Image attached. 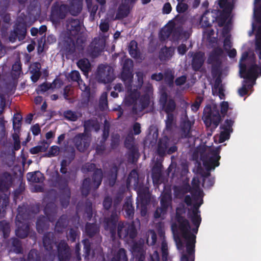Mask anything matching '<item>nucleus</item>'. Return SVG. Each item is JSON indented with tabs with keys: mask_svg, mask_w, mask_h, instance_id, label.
<instances>
[{
	"mask_svg": "<svg viewBox=\"0 0 261 261\" xmlns=\"http://www.w3.org/2000/svg\"><path fill=\"white\" fill-rule=\"evenodd\" d=\"M202 197L185 196V202L188 205L193 204L188 214L189 218L193 223V227L190 225L189 221L183 216L186 213L184 206H179L176 208V221L171 227L177 248L181 251V261H194L195 234L197 233L201 221L199 207L202 204Z\"/></svg>",
	"mask_w": 261,
	"mask_h": 261,
	"instance_id": "1",
	"label": "nucleus"
},
{
	"mask_svg": "<svg viewBox=\"0 0 261 261\" xmlns=\"http://www.w3.org/2000/svg\"><path fill=\"white\" fill-rule=\"evenodd\" d=\"M128 189L133 188L137 191L138 198L141 201L140 213L142 216H145L147 213V206L144 203H147L149 201L150 195L149 189L144 187L139 178L137 172L133 170L129 173L127 182Z\"/></svg>",
	"mask_w": 261,
	"mask_h": 261,
	"instance_id": "2",
	"label": "nucleus"
},
{
	"mask_svg": "<svg viewBox=\"0 0 261 261\" xmlns=\"http://www.w3.org/2000/svg\"><path fill=\"white\" fill-rule=\"evenodd\" d=\"M223 50L221 48H216L211 54L208 59V62L212 64V75L213 77H215V81L214 85V88L217 91L218 90L219 93L222 94L223 89L221 86V75H222V61L221 57L223 54Z\"/></svg>",
	"mask_w": 261,
	"mask_h": 261,
	"instance_id": "3",
	"label": "nucleus"
},
{
	"mask_svg": "<svg viewBox=\"0 0 261 261\" xmlns=\"http://www.w3.org/2000/svg\"><path fill=\"white\" fill-rule=\"evenodd\" d=\"M32 214H30L27 211L25 206H19L18 214L16 217V225L17 229L15 230L16 235L20 238L27 237L30 231L29 220L32 218Z\"/></svg>",
	"mask_w": 261,
	"mask_h": 261,
	"instance_id": "4",
	"label": "nucleus"
},
{
	"mask_svg": "<svg viewBox=\"0 0 261 261\" xmlns=\"http://www.w3.org/2000/svg\"><path fill=\"white\" fill-rule=\"evenodd\" d=\"M28 16L23 13H21L17 18L13 29L10 30L8 35V40L12 43L15 42L17 40L23 41L27 33Z\"/></svg>",
	"mask_w": 261,
	"mask_h": 261,
	"instance_id": "5",
	"label": "nucleus"
},
{
	"mask_svg": "<svg viewBox=\"0 0 261 261\" xmlns=\"http://www.w3.org/2000/svg\"><path fill=\"white\" fill-rule=\"evenodd\" d=\"M248 57L247 52L243 53L239 62L240 74L241 77L255 81L259 74L261 75V68L252 62L247 69L246 63H244L243 62L246 60Z\"/></svg>",
	"mask_w": 261,
	"mask_h": 261,
	"instance_id": "6",
	"label": "nucleus"
},
{
	"mask_svg": "<svg viewBox=\"0 0 261 261\" xmlns=\"http://www.w3.org/2000/svg\"><path fill=\"white\" fill-rule=\"evenodd\" d=\"M22 118L21 115L18 113L15 114L13 117V127L15 132L12 135V137L14 143L11 152L7 155L6 159L9 162H14L15 160L14 150H18L20 148V141L18 133L21 127Z\"/></svg>",
	"mask_w": 261,
	"mask_h": 261,
	"instance_id": "7",
	"label": "nucleus"
},
{
	"mask_svg": "<svg viewBox=\"0 0 261 261\" xmlns=\"http://www.w3.org/2000/svg\"><path fill=\"white\" fill-rule=\"evenodd\" d=\"M153 95V87L151 84L147 83L142 87V93L139 97V103H136L132 108V112L138 114L147 108L150 103Z\"/></svg>",
	"mask_w": 261,
	"mask_h": 261,
	"instance_id": "8",
	"label": "nucleus"
},
{
	"mask_svg": "<svg viewBox=\"0 0 261 261\" xmlns=\"http://www.w3.org/2000/svg\"><path fill=\"white\" fill-rule=\"evenodd\" d=\"M192 159L195 163H219L220 159L218 150L205 151L202 149H197L193 153Z\"/></svg>",
	"mask_w": 261,
	"mask_h": 261,
	"instance_id": "9",
	"label": "nucleus"
},
{
	"mask_svg": "<svg viewBox=\"0 0 261 261\" xmlns=\"http://www.w3.org/2000/svg\"><path fill=\"white\" fill-rule=\"evenodd\" d=\"M162 109L167 114L165 120L166 124L165 130L172 132L176 124V103L173 99L170 98L168 102L162 105Z\"/></svg>",
	"mask_w": 261,
	"mask_h": 261,
	"instance_id": "10",
	"label": "nucleus"
},
{
	"mask_svg": "<svg viewBox=\"0 0 261 261\" xmlns=\"http://www.w3.org/2000/svg\"><path fill=\"white\" fill-rule=\"evenodd\" d=\"M123 198V194L122 193H119L116 195L114 200L115 212H113L110 217L106 218L105 219V228L106 230L110 231L112 238H114L116 234V223L118 219L117 212H119L120 210V207L118 208V205Z\"/></svg>",
	"mask_w": 261,
	"mask_h": 261,
	"instance_id": "11",
	"label": "nucleus"
},
{
	"mask_svg": "<svg viewBox=\"0 0 261 261\" xmlns=\"http://www.w3.org/2000/svg\"><path fill=\"white\" fill-rule=\"evenodd\" d=\"M202 119L207 127L213 124L215 128L217 127L221 121L219 107L216 104L207 105L203 110Z\"/></svg>",
	"mask_w": 261,
	"mask_h": 261,
	"instance_id": "12",
	"label": "nucleus"
},
{
	"mask_svg": "<svg viewBox=\"0 0 261 261\" xmlns=\"http://www.w3.org/2000/svg\"><path fill=\"white\" fill-rule=\"evenodd\" d=\"M178 140L172 137L165 136L159 139L157 151L161 156L166 154H171L177 151Z\"/></svg>",
	"mask_w": 261,
	"mask_h": 261,
	"instance_id": "13",
	"label": "nucleus"
},
{
	"mask_svg": "<svg viewBox=\"0 0 261 261\" xmlns=\"http://www.w3.org/2000/svg\"><path fill=\"white\" fill-rule=\"evenodd\" d=\"M107 37L105 34H100L95 37L87 48V54L92 58L99 56L105 49Z\"/></svg>",
	"mask_w": 261,
	"mask_h": 261,
	"instance_id": "14",
	"label": "nucleus"
},
{
	"mask_svg": "<svg viewBox=\"0 0 261 261\" xmlns=\"http://www.w3.org/2000/svg\"><path fill=\"white\" fill-rule=\"evenodd\" d=\"M219 164H196L193 168V171L204 177L202 186L204 188H209L213 186L214 184V178H208L211 170H214L215 167Z\"/></svg>",
	"mask_w": 261,
	"mask_h": 261,
	"instance_id": "15",
	"label": "nucleus"
},
{
	"mask_svg": "<svg viewBox=\"0 0 261 261\" xmlns=\"http://www.w3.org/2000/svg\"><path fill=\"white\" fill-rule=\"evenodd\" d=\"M124 146L128 149V160L130 163L137 162L139 156L138 144L135 140L132 132H130L125 137Z\"/></svg>",
	"mask_w": 261,
	"mask_h": 261,
	"instance_id": "16",
	"label": "nucleus"
},
{
	"mask_svg": "<svg viewBox=\"0 0 261 261\" xmlns=\"http://www.w3.org/2000/svg\"><path fill=\"white\" fill-rule=\"evenodd\" d=\"M92 182H90V179H85L83 183L81 188L82 195L87 196L91 188L97 189L101 184L102 179V172L100 169H97L93 173Z\"/></svg>",
	"mask_w": 261,
	"mask_h": 261,
	"instance_id": "17",
	"label": "nucleus"
},
{
	"mask_svg": "<svg viewBox=\"0 0 261 261\" xmlns=\"http://www.w3.org/2000/svg\"><path fill=\"white\" fill-rule=\"evenodd\" d=\"M117 234L121 239L133 240L137 236V230L133 223L119 222L117 225Z\"/></svg>",
	"mask_w": 261,
	"mask_h": 261,
	"instance_id": "18",
	"label": "nucleus"
},
{
	"mask_svg": "<svg viewBox=\"0 0 261 261\" xmlns=\"http://www.w3.org/2000/svg\"><path fill=\"white\" fill-rule=\"evenodd\" d=\"M96 78L99 83L107 84L112 82L115 79L113 68L109 65H99Z\"/></svg>",
	"mask_w": 261,
	"mask_h": 261,
	"instance_id": "19",
	"label": "nucleus"
},
{
	"mask_svg": "<svg viewBox=\"0 0 261 261\" xmlns=\"http://www.w3.org/2000/svg\"><path fill=\"white\" fill-rule=\"evenodd\" d=\"M91 138L90 135L85 133H79L72 139V143L77 150L81 152H84L89 148Z\"/></svg>",
	"mask_w": 261,
	"mask_h": 261,
	"instance_id": "20",
	"label": "nucleus"
},
{
	"mask_svg": "<svg viewBox=\"0 0 261 261\" xmlns=\"http://www.w3.org/2000/svg\"><path fill=\"white\" fill-rule=\"evenodd\" d=\"M171 201L172 197L170 192H166L162 194L161 207L158 208L154 214L155 218L162 217L166 213L168 208L171 206Z\"/></svg>",
	"mask_w": 261,
	"mask_h": 261,
	"instance_id": "21",
	"label": "nucleus"
},
{
	"mask_svg": "<svg viewBox=\"0 0 261 261\" xmlns=\"http://www.w3.org/2000/svg\"><path fill=\"white\" fill-rule=\"evenodd\" d=\"M61 51L66 55L73 54L75 51V43L72 36L65 34L60 42Z\"/></svg>",
	"mask_w": 261,
	"mask_h": 261,
	"instance_id": "22",
	"label": "nucleus"
},
{
	"mask_svg": "<svg viewBox=\"0 0 261 261\" xmlns=\"http://www.w3.org/2000/svg\"><path fill=\"white\" fill-rule=\"evenodd\" d=\"M133 61L130 59H126L122 64V70L121 72V78L125 85L128 87L132 84L133 80Z\"/></svg>",
	"mask_w": 261,
	"mask_h": 261,
	"instance_id": "23",
	"label": "nucleus"
},
{
	"mask_svg": "<svg viewBox=\"0 0 261 261\" xmlns=\"http://www.w3.org/2000/svg\"><path fill=\"white\" fill-rule=\"evenodd\" d=\"M182 28L181 27H167L164 28L161 32V37L166 39L171 37L173 41H177L181 39Z\"/></svg>",
	"mask_w": 261,
	"mask_h": 261,
	"instance_id": "24",
	"label": "nucleus"
},
{
	"mask_svg": "<svg viewBox=\"0 0 261 261\" xmlns=\"http://www.w3.org/2000/svg\"><path fill=\"white\" fill-rule=\"evenodd\" d=\"M66 27L67 30L66 34L75 37L81 32L82 23L77 18H68L66 20Z\"/></svg>",
	"mask_w": 261,
	"mask_h": 261,
	"instance_id": "25",
	"label": "nucleus"
},
{
	"mask_svg": "<svg viewBox=\"0 0 261 261\" xmlns=\"http://www.w3.org/2000/svg\"><path fill=\"white\" fill-rule=\"evenodd\" d=\"M218 16V11L216 10H206L201 17L200 24L203 28L209 27L217 20Z\"/></svg>",
	"mask_w": 261,
	"mask_h": 261,
	"instance_id": "26",
	"label": "nucleus"
},
{
	"mask_svg": "<svg viewBox=\"0 0 261 261\" xmlns=\"http://www.w3.org/2000/svg\"><path fill=\"white\" fill-rule=\"evenodd\" d=\"M67 10L66 5H59L54 4L51 7V17L54 21H58L64 19L66 15Z\"/></svg>",
	"mask_w": 261,
	"mask_h": 261,
	"instance_id": "27",
	"label": "nucleus"
},
{
	"mask_svg": "<svg viewBox=\"0 0 261 261\" xmlns=\"http://www.w3.org/2000/svg\"><path fill=\"white\" fill-rule=\"evenodd\" d=\"M188 56L192 57L191 63L192 69L195 71H199L205 60L204 53L201 51H198L195 53L190 51L188 53Z\"/></svg>",
	"mask_w": 261,
	"mask_h": 261,
	"instance_id": "28",
	"label": "nucleus"
},
{
	"mask_svg": "<svg viewBox=\"0 0 261 261\" xmlns=\"http://www.w3.org/2000/svg\"><path fill=\"white\" fill-rule=\"evenodd\" d=\"M131 250L137 261H144L145 259V251L142 241L133 242Z\"/></svg>",
	"mask_w": 261,
	"mask_h": 261,
	"instance_id": "29",
	"label": "nucleus"
},
{
	"mask_svg": "<svg viewBox=\"0 0 261 261\" xmlns=\"http://www.w3.org/2000/svg\"><path fill=\"white\" fill-rule=\"evenodd\" d=\"M60 261H68L70 256L69 249L65 241H62L57 245Z\"/></svg>",
	"mask_w": 261,
	"mask_h": 261,
	"instance_id": "30",
	"label": "nucleus"
},
{
	"mask_svg": "<svg viewBox=\"0 0 261 261\" xmlns=\"http://www.w3.org/2000/svg\"><path fill=\"white\" fill-rule=\"evenodd\" d=\"M60 189L61 191V203L63 207H66L68 205L70 197V192L66 181H63L60 184Z\"/></svg>",
	"mask_w": 261,
	"mask_h": 261,
	"instance_id": "31",
	"label": "nucleus"
},
{
	"mask_svg": "<svg viewBox=\"0 0 261 261\" xmlns=\"http://www.w3.org/2000/svg\"><path fill=\"white\" fill-rule=\"evenodd\" d=\"M84 133L89 135L92 130L98 132L100 129V124L96 119H91L84 121Z\"/></svg>",
	"mask_w": 261,
	"mask_h": 261,
	"instance_id": "32",
	"label": "nucleus"
},
{
	"mask_svg": "<svg viewBox=\"0 0 261 261\" xmlns=\"http://www.w3.org/2000/svg\"><path fill=\"white\" fill-rule=\"evenodd\" d=\"M127 89V95L125 98V103L127 106L133 105V106L137 103L136 101L139 97V93L137 90L132 89V84L128 87L127 85H125Z\"/></svg>",
	"mask_w": 261,
	"mask_h": 261,
	"instance_id": "33",
	"label": "nucleus"
},
{
	"mask_svg": "<svg viewBox=\"0 0 261 261\" xmlns=\"http://www.w3.org/2000/svg\"><path fill=\"white\" fill-rule=\"evenodd\" d=\"M12 184V176L8 173H4L0 175V190L7 191Z\"/></svg>",
	"mask_w": 261,
	"mask_h": 261,
	"instance_id": "34",
	"label": "nucleus"
},
{
	"mask_svg": "<svg viewBox=\"0 0 261 261\" xmlns=\"http://www.w3.org/2000/svg\"><path fill=\"white\" fill-rule=\"evenodd\" d=\"M191 124L189 120L181 122L179 132V139L189 138L191 136Z\"/></svg>",
	"mask_w": 261,
	"mask_h": 261,
	"instance_id": "35",
	"label": "nucleus"
},
{
	"mask_svg": "<svg viewBox=\"0 0 261 261\" xmlns=\"http://www.w3.org/2000/svg\"><path fill=\"white\" fill-rule=\"evenodd\" d=\"M83 0H69L68 9L70 14L76 16L81 13L83 8Z\"/></svg>",
	"mask_w": 261,
	"mask_h": 261,
	"instance_id": "36",
	"label": "nucleus"
},
{
	"mask_svg": "<svg viewBox=\"0 0 261 261\" xmlns=\"http://www.w3.org/2000/svg\"><path fill=\"white\" fill-rule=\"evenodd\" d=\"M44 213L50 222L55 220L57 213L56 206L53 202L48 203L44 208Z\"/></svg>",
	"mask_w": 261,
	"mask_h": 261,
	"instance_id": "37",
	"label": "nucleus"
},
{
	"mask_svg": "<svg viewBox=\"0 0 261 261\" xmlns=\"http://www.w3.org/2000/svg\"><path fill=\"white\" fill-rule=\"evenodd\" d=\"M40 68L41 64L38 62H35L30 66L31 79L34 83L36 82L41 76Z\"/></svg>",
	"mask_w": 261,
	"mask_h": 261,
	"instance_id": "38",
	"label": "nucleus"
},
{
	"mask_svg": "<svg viewBox=\"0 0 261 261\" xmlns=\"http://www.w3.org/2000/svg\"><path fill=\"white\" fill-rule=\"evenodd\" d=\"M27 177L29 181L34 183H41L44 180L42 174L39 171L28 173Z\"/></svg>",
	"mask_w": 261,
	"mask_h": 261,
	"instance_id": "39",
	"label": "nucleus"
},
{
	"mask_svg": "<svg viewBox=\"0 0 261 261\" xmlns=\"http://www.w3.org/2000/svg\"><path fill=\"white\" fill-rule=\"evenodd\" d=\"M123 210L125 212V217L133 218L134 214V208L132 205L131 199L127 198L125 199L123 205Z\"/></svg>",
	"mask_w": 261,
	"mask_h": 261,
	"instance_id": "40",
	"label": "nucleus"
},
{
	"mask_svg": "<svg viewBox=\"0 0 261 261\" xmlns=\"http://www.w3.org/2000/svg\"><path fill=\"white\" fill-rule=\"evenodd\" d=\"M173 53L174 49L172 48L165 47L160 51L159 58L161 61H167L173 56Z\"/></svg>",
	"mask_w": 261,
	"mask_h": 261,
	"instance_id": "41",
	"label": "nucleus"
},
{
	"mask_svg": "<svg viewBox=\"0 0 261 261\" xmlns=\"http://www.w3.org/2000/svg\"><path fill=\"white\" fill-rule=\"evenodd\" d=\"M128 51L130 55L134 58L138 59L140 56V53L138 49V44L136 41L132 40L128 45Z\"/></svg>",
	"mask_w": 261,
	"mask_h": 261,
	"instance_id": "42",
	"label": "nucleus"
},
{
	"mask_svg": "<svg viewBox=\"0 0 261 261\" xmlns=\"http://www.w3.org/2000/svg\"><path fill=\"white\" fill-rule=\"evenodd\" d=\"M48 226V221L44 216L39 217L36 222V228L39 233H42Z\"/></svg>",
	"mask_w": 261,
	"mask_h": 261,
	"instance_id": "43",
	"label": "nucleus"
},
{
	"mask_svg": "<svg viewBox=\"0 0 261 261\" xmlns=\"http://www.w3.org/2000/svg\"><path fill=\"white\" fill-rule=\"evenodd\" d=\"M5 122L4 117H0V143L7 147V142L5 139L6 135Z\"/></svg>",
	"mask_w": 261,
	"mask_h": 261,
	"instance_id": "44",
	"label": "nucleus"
},
{
	"mask_svg": "<svg viewBox=\"0 0 261 261\" xmlns=\"http://www.w3.org/2000/svg\"><path fill=\"white\" fill-rule=\"evenodd\" d=\"M53 233L49 232L45 234L43 239L44 247L48 251H51L53 247Z\"/></svg>",
	"mask_w": 261,
	"mask_h": 261,
	"instance_id": "45",
	"label": "nucleus"
},
{
	"mask_svg": "<svg viewBox=\"0 0 261 261\" xmlns=\"http://www.w3.org/2000/svg\"><path fill=\"white\" fill-rule=\"evenodd\" d=\"M129 12L128 7L127 5L122 4L118 8L116 14V18L118 19H122L127 16Z\"/></svg>",
	"mask_w": 261,
	"mask_h": 261,
	"instance_id": "46",
	"label": "nucleus"
},
{
	"mask_svg": "<svg viewBox=\"0 0 261 261\" xmlns=\"http://www.w3.org/2000/svg\"><path fill=\"white\" fill-rule=\"evenodd\" d=\"M48 147V144L45 141L41 142L40 144L36 146L31 148L30 152L32 154H37L40 152L45 151Z\"/></svg>",
	"mask_w": 261,
	"mask_h": 261,
	"instance_id": "47",
	"label": "nucleus"
},
{
	"mask_svg": "<svg viewBox=\"0 0 261 261\" xmlns=\"http://www.w3.org/2000/svg\"><path fill=\"white\" fill-rule=\"evenodd\" d=\"M68 224L67 217L66 216H62L59 219L56 223L55 229L57 231L60 232L63 231V229L65 228Z\"/></svg>",
	"mask_w": 261,
	"mask_h": 261,
	"instance_id": "48",
	"label": "nucleus"
},
{
	"mask_svg": "<svg viewBox=\"0 0 261 261\" xmlns=\"http://www.w3.org/2000/svg\"><path fill=\"white\" fill-rule=\"evenodd\" d=\"M86 232L89 237H92L99 231L96 224L94 223H87L85 228Z\"/></svg>",
	"mask_w": 261,
	"mask_h": 261,
	"instance_id": "49",
	"label": "nucleus"
},
{
	"mask_svg": "<svg viewBox=\"0 0 261 261\" xmlns=\"http://www.w3.org/2000/svg\"><path fill=\"white\" fill-rule=\"evenodd\" d=\"M77 65L84 72H88L90 68V63L87 59H80L77 62Z\"/></svg>",
	"mask_w": 261,
	"mask_h": 261,
	"instance_id": "50",
	"label": "nucleus"
},
{
	"mask_svg": "<svg viewBox=\"0 0 261 261\" xmlns=\"http://www.w3.org/2000/svg\"><path fill=\"white\" fill-rule=\"evenodd\" d=\"M190 189L189 185H186L185 188L175 186L174 187V195L176 197L180 198L185 193L188 192Z\"/></svg>",
	"mask_w": 261,
	"mask_h": 261,
	"instance_id": "51",
	"label": "nucleus"
},
{
	"mask_svg": "<svg viewBox=\"0 0 261 261\" xmlns=\"http://www.w3.org/2000/svg\"><path fill=\"white\" fill-rule=\"evenodd\" d=\"M163 75L166 83L169 86H172L173 84V80L174 78L172 71L171 69H168L165 71Z\"/></svg>",
	"mask_w": 261,
	"mask_h": 261,
	"instance_id": "52",
	"label": "nucleus"
},
{
	"mask_svg": "<svg viewBox=\"0 0 261 261\" xmlns=\"http://www.w3.org/2000/svg\"><path fill=\"white\" fill-rule=\"evenodd\" d=\"M111 261H128L125 250L123 248L120 249Z\"/></svg>",
	"mask_w": 261,
	"mask_h": 261,
	"instance_id": "53",
	"label": "nucleus"
},
{
	"mask_svg": "<svg viewBox=\"0 0 261 261\" xmlns=\"http://www.w3.org/2000/svg\"><path fill=\"white\" fill-rule=\"evenodd\" d=\"M0 232H2L3 233L4 238H7L10 232L9 223L6 221H1Z\"/></svg>",
	"mask_w": 261,
	"mask_h": 261,
	"instance_id": "54",
	"label": "nucleus"
},
{
	"mask_svg": "<svg viewBox=\"0 0 261 261\" xmlns=\"http://www.w3.org/2000/svg\"><path fill=\"white\" fill-rule=\"evenodd\" d=\"M255 47L259 50V58L261 59V25L258 27L256 34Z\"/></svg>",
	"mask_w": 261,
	"mask_h": 261,
	"instance_id": "55",
	"label": "nucleus"
},
{
	"mask_svg": "<svg viewBox=\"0 0 261 261\" xmlns=\"http://www.w3.org/2000/svg\"><path fill=\"white\" fill-rule=\"evenodd\" d=\"M86 40L78 37L76 39L75 43V51L77 50L79 54L82 53L85 46Z\"/></svg>",
	"mask_w": 261,
	"mask_h": 261,
	"instance_id": "56",
	"label": "nucleus"
},
{
	"mask_svg": "<svg viewBox=\"0 0 261 261\" xmlns=\"http://www.w3.org/2000/svg\"><path fill=\"white\" fill-rule=\"evenodd\" d=\"M64 116L66 119L72 121H75L78 119L80 115L77 112H73L71 110H68L64 112Z\"/></svg>",
	"mask_w": 261,
	"mask_h": 261,
	"instance_id": "57",
	"label": "nucleus"
},
{
	"mask_svg": "<svg viewBox=\"0 0 261 261\" xmlns=\"http://www.w3.org/2000/svg\"><path fill=\"white\" fill-rule=\"evenodd\" d=\"M152 178L153 182L155 185H159L163 182L161 172L160 170L155 171L153 170L152 174Z\"/></svg>",
	"mask_w": 261,
	"mask_h": 261,
	"instance_id": "58",
	"label": "nucleus"
},
{
	"mask_svg": "<svg viewBox=\"0 0 261 261\" xmlns=\"http://www.w3.org/2000/svg\"><path fill=\"white\" fill-rule=\"evenodd\" d=\"M9 204L8 198L0 199V218L4 217L6 214V207Z\"/></svg>",
	"mask_w": 261,
	"mask_h": 261,
	"instance_id": "59",
	"label": "nucleus"
},
{
	"mask_svg": "<svg viewBox=\"0 0 261 261\" xmlns=\"http://www.w3.org/2000/svg\"><path fill=\"white\" fill-rule=\"evenodd\" d=\"M99 108L101 110H105L108 108L107 93L103 92L100 98L99 102Z\"/></svg>",
	"mask_w": 261,
	"mask_h": 261,
	"instance_id": "60",
	"label": "nucleus"
},
{
	"mask_svg": "<svg viewBox=\"0 0 261 261\" xmlns=\"http://www.w3.org/2000/svg\"><path fill=\"white\" fill-rule=\"evenodd\" d=\"M156 235L155 232L152 230H149L147 233V243L148 245H153L156 242Z\"/></svg>",
	"mask_w": 261,
	"mask_h": 261,
	"instance_id": "61",
	"label": "nucleus"
},
{
	"mask_svg": "<svg viewBox=\"0 0 261 261\" xmlns=\"http://www.w3.org/2000/svg\"><path fill=\"white\" fill-rule=\"evenodd\" d=\"M69 81L76 82L77 83L81 79V75L79 71L76 70H73L71 71L67 76Z\"/></svg>",
	"mask_w": 261,
	"mask_h": 261,
	"instance_id": "62",
	"label": "nucleus"
},
{
	"mask_svg": "<svg viewBox=\"0 0 261 261\" xmlns=\"http://www.w3.org/2000/svg\"><path fill=\"white\" fill-rule=\"evenodd\" d=\"M117 167L115 165L112 169L111 173L109 178V184L111 186H113L115 184L117 177Z\"/></svg>",
	"mask_w": 261,
	"mask_h": 261,
	"instance_id": "63",
	"label": "nucleus"
},
{
	"mask_svg": "<svg viewBox=\"0 0 261 261\" xmlns=\"http://www.w3.org/2000/svg\"><path fill=\"white\" fill-rule=\"evenodd\" d=\"M161 251L162 253L163 260H166L168 254V245L165 240H163L161 244Z\"/></svg>",
	"mask_w": 261,
	"mask_h": 261,
	"instance_id": "64",
	"label": "nucleus"
}]
</instances>
